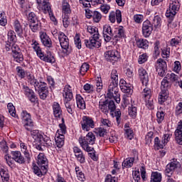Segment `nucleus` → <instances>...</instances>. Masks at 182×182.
Here are the masks:
<instances>
[{
	"label": "nucleus",
	"instance_id": "nucleus-6",
	"mask_svg": "<svg viewBox=\"0 0 182 182\" xmlns=\"http://www.w3.org/2000/svg\"><path fill=\"white\" fill-rule=\"evenodd\" d=\"M109 99L113 98L117 103H120V94L119 93V82H111L108 87L107 94Z\"/></svg>",
	"mask_w": 182,
	"mask_h": 182
},
{
	"label": "nucleus",
	"instance_id": "nucleus-40",
	"mask_svg": "<svg viewBox=\"0 0 182 182\" xmlns=\"http://www.w3.org/2000/svg\"><path fill=\"white\" fill-rule=\"evenodd\" d=\"M75 172L80 181H85V180H86V178H85V173L80 171L79 166L75 167Z\"/></svg>",
	"mask_w": 182,
	"mask_h": 182
},
{
	"label": "nucleus",
	"instance_id": "nucleus-11",
	"mask_svg": "<svg viewBox=\"0 0 182 182\" xmlns=\"http://www.w3.org/2000/svg\"><path fill=\"white\" fill-rule=\"evenodd\" d=\"M82 130L89 132L90 129H95V121L90 117L83 116L80 122Z\"/></svg>",
	"mask_w": 182,
	"mask_h": 182
},
{
	"label": "nucleus",
	"instance_id": "nucleus-2",
	"mask_svg": "<svg viewBox=\"0 0 182 182\" xmlns=\"http://www.w3.org/2000/svg\"><path fill=\"white\" fill-rule=\"evenodd\" d=\"M88 33L92 35V39L85 40V46L89 49H99L102 46V40H100V34L99 33V28L93 26H88L87 27Z\"/></svg>",
	"mask_w": 182,
	"mask_h": 182
},
{
	"label": "nucleus",
	"instance_id": "nucleus-31",
	"mask_svg": "<svg viewBox=\"0 0 182 182\" xmlns=\"http://www.w3.org/2000/svg\"><path fill=\"white\" fill-rule=\"evenodd\" d=\"M136 46L141 49H148L149 48V41L146 39L138 38L136 39Z\"/></svg>",
	"mask_w": 182,
	"mask_h": 182
},
{
	"label": "nucleus",
	"instance_id": "nucleus-32",
	"mask_svg": "<svg viewBox=\"0 0 182 182\" xmlns=\"http://www.w3.org/2000/svg\"><path fill=\"white\" fill-rule=\"evenodd\" d=\"M14 28L15 32H16V33L21 36L23 32V29L22 28V26H21L19 21L16 20L14 21Z\"/></svg>",
	"mask_w": 182,
	"mask_h": 182
},
{
	"label": "nucleus",
	"instance_id": "nucleus-61",
	"mask_svg": "<svg viewBox=\"0 0 182 182\" xmlns=\"http://www.w3.org/2000/svg\"><path fill=\"white\" fill-rule=\"evenodd\" d=\"M146 105L148 108H149L151 110H153L154 109V105L153 104V100H151V97L150 99L145 100Z\"/></svg>",
	"mask_w": 182,
	"mask_h": 182
},
{
	"label": "nucleus",
	"instance_id": "nucleus-42",
	"mask_svg": "<svg viewBox=\"0 0 182 182\" xmlns=\"http://www.w3.org/2000/svg\"><path fill=\"white\" fill-rule=\"evenodd\" d=\"M129 114L132 119H136L137 116V107L132 105L129 108Z\"/></svg>",
	"mask_w": 182,
	"mask_h": 182
},
{
	"label": "nucleus",
	"instance_id": "nucleus-17",
	"mask_svg": "<svg viewBox=\"0 0 182 182\" xmlns=\"http://www.w3.org/2000/svg\"><path fill=\"white\" fill-rule=\"evenodd\" d=\"M86 18L88 19H90L92 18V21L95 23H99L100 21H102V14L97 11H90L89 10L88 11H86Z\"/></svg>",
	"mask_w": 182,
	"mask_h": 182
},
{
	"label": "nucleus",
	"instance_id": "nucleus-58",
	"mask_svg": "<svg viewBox=\"0 0 182 182\" xmlns=\"http://www.w3.org/2000/svg\"><path fill=\"white\" fill-rule=\"evenodd\" d=\"M23 90L24 92V94L27 97H28L30 95H31L34 92L33 90H31L28 86L23 85Z\"/></svg>",
	"mask_w": 182,
	"mask_h": 182
},
{
	"label": "nucleus",
	"instance_id": "nucleus-47",
	"mask_svg": "<svg viewBox=\"0 0 182 182\" xmlns=\"http://www.w3.org/2000/svg\"><path fill=\"white\" fill-rule=\"evenodd\" d=\"M154 55L157 57L160 55V41H156L154 44Z\"/></svg>",
	"mask_w": 182,
	"mask_h": 182
},
{
	"label": "nucleus",
	"instance_id": "nucleus-16",
	"mask_svg": "<svg viewBox=\"0 0 182 182\" xmlns=\"http://www.w3.org/2000/svg\"><path fill=\"white\" fill-rule=\"evenodd\" d=\"M105 58L107 62L114 63L119 60V53L116 50H108L105 53Z\"/></svg>",
	"mask_w": 182,
	"mask_h": 182
},
{
	"label": "nucleus",
	"instance_id": "nucleus-39",
	"mask_svg": "<svg viewBox=\"0 0 182 182\" xmlns=\"http://www.w3.org/2000/svg\"><path fill=\"white\" fill-rule=\"evenodd\" d=\"M29 27L31 29L32 32H37L41 28V22H33L29 23Z\"/></svg>",
	"mask_w": 182,
	"mask_h": 182
},
{
	"label": "nucleus",
	"instance_id": "nucleus-55",
	"mask_svg": "<svg viewBox=\"0 0 182 182\" xmlns=\"http://www.w3.org/2000/svg\"><path fill=\"white\" fill-rule=\"evenodd\" d=\"M96 86L97 92H100L103 89V82L102 81V77H97L96 79Z\"/></svg>",
	"mask_w": 182,
	"mask_h": 182
},
{
	"label": "nucleus",
	"instance_id": "nucleus-33",
	"mask_svg": "<svg viewBox=\"0 0 182 182\" xmlns=\"http://www.w3.org/2000/svg\"><path fill=\"white\" fill-rule=\"evenodd\" d=\"M63 12L65 16H69L72 14V10H70V5L69 3L64 1L63 3Z\"/></svg>",
	"mask_w": 182,
	"mask_h": 182
},
{
	"label": "nucleus",
	"instance_id": "nucleus-10",
	"mask_svg": "<svg viewBox=\"0 0 182 182\" xmlns=\"http://www.w3.org/2000/svg\"><path fill=\"white\" fill-rule=\"evenodd\" d=\"M21 119L26 130L31 132L32 127H33V121H32V118H31V114L28 113L26 111H23L21 113Z\"/></svg>",
	"mask_w": 182,
	"mask_h": 182
},
{
	"label": "nucleus",
	"instance_id": "nucleus-37",
	"mask_svg": "<svg viewBox=\"0 0 182 182\" xmlns=\"http://www.w3.org/2000/svg\"><path fill=\"white\" fill-rule=\"evenodd\" d=\"M133 163H134V158H127L122 162V167L129 168L133 166Z\"/></svg>",
	"mask_w": 182,
	"mask_h": 182
},
{
	"label": "nucleus",
	"instance_id": "nucleus-24",
	"mask_svg": "<svg viewBox=\"0 0 182 182\" xmlns=\"http://www.w3.org/2000/svg\"><path fill=\"white\" fill-rule=\"evenodd\" d=\"M41 41L46 48H52V40L49 38V36L45 32L40 33Z\"/></svg>",
	"mask_w": 182,
	"mask_h": 182
},
{
	"label": "nucleus",
	"instance_id": "nucleus-26",
	"mask_svg": "<svg viewBox=\"0 0 182 182\" xmlns=\"http://www.w3.org/2000/svg\"><path fill=\"white\" fill-rule=\"evenodd\" d=\"M12 159L18 163V164H25V158L21 154V151H16L11 152Z\"/></svg>",
	"mask_w": 182,
	"mask_h": 182
},
{
	"label": "nucleus",
	"instance_id": "nucleus-14",
	"mask_svg": "<svg viewBox=\"0 0 182 182\" xmlns=\"http://www.w3.org/2000/svg\"><path fill=\"white\" fill-rule=\"evenodd\" d=\"M151 32H153V24L150 21L146 20L142 24V35L144 38H149L151 35Z\"/></svg>",
	"mask_w": 182,
	"mask_h": 182
},
{
	"label": "nucleus",
	"instance_id": "nucleus-57",
	"mask_svg": "<svg viewBox=\"0 0 182 182\" xmlns=\"http://www.w3.org/2000/svg\"><path fill=\"white\" fill-rule=\"evenodd\" d=\"M125 130V135L127 136L129 140H132L134 137V134L133 133V129H127Z\"/></svg>",
	"mask_w": 182,
	"mask_h": 182
},
{
	"label": "nucleus",
	"instance_id": "nucleus-28",
	"mask_svg": "<svg viewBox=\"0 0 182 182\" xmlns=\"http://www.w3.org/2000/svg\"><path fill=\"white\" fill-rule=\"evenodd\" d=\"M76 102L78 109H80L81 110H85V109H86V102L80 95H76Z\"/></svg>",
	"mask_w": 182,
	"mask_h": 182
},
{
	"label": "nucleus",
	"instance_id": "nucleus-56",
	"mask_svg": "<svg viewBox=\"0 0 182 182\" xmlns=\"http://www.w3.org/2000/svg\"><path fill=\"white\" fill-rule=\"evenodd\" d=\"M148 59H149V56L147 55V53H144L139 56L138 62L139 65H143V63H145V62H147Z\"/></svg>",
	"mask_w": 182,
	"mask_h": 182
},
{
	"label": "nucleus",
	"instance_id": "nucleus-22",
	"mask_svg": "<svg viewBox=\"0 0 182 182\" xmlns=\"http://www.w3.org/2000/svg\"><path fill=\"white\" fill-rule=\"evenodd\" d=\"M109 19L112 23H114V22H117V23H120L122 22V11L120 10H117L116 12L112 11L109 14Z\"/></svg>",
	"mask_w": 182,
	"mask_h": 182
},
{
	"label": "nucleus",
	"instance_id": "nucleus-60",
	"mask_svg": "<svg viewBox=\"0 0 182 182\" xmlns=\"http://www.w3.org/2000/svg\"><path fill=\"white\" fill-rule=\"evenodd\" d=\"M156 117L158 123H161L164 120V112H158L156 113Z\"/></svg>",
	"mask_w": 182,
	"mask_h": 182
},
{
	"label": "nucleus",
	"instance_id": "nucleus-64",
	"mask_svg": "<svg viewBox=\"0 0 182 182\" xmlns=\"http://www.w3.org/2000/svg\"><path fill=\"white\" fill-rule=\"evenodd\" d=\"M182 113V102H179L176 107V114H181Z\"/></svg>",
	"mask_w": 182,
	"mask_h": 182
},
{
	"label": "nucleus",
	"instance_id": "nucleus-54",
	"mask_svg": "<svg viewBox=\"0 0 182 182\" xmlns=\"http://www.w3.org/2000/svg\"><path fill=\"white\" fill-rule=\"evenodd\" d=\"M74 41L76 48H77V49H82V41L80 40V36L76 34L74 38Z\"/></svg>",
	"mask_w": 182,
	"mask_h": 182
},
{
	"label": "nucleus",
	"instance_id": "nucleus-21",
	"mask_svg": "<svg viewBox=\"0 0 182 182\" xmlns=\"http://www.w3.org/2000/svg\"><path fill=\"white\" fill-rule=\"evenodd\" d=\"M113 31L112 27L109 25H105L103 27V36L105 42H110L113 38Z\"/></svg>",
	"mask_w": 182,
	"mask_h": 182
},
{
	"label": "nucleus",
	"instance_id": "nucleus-63",
	"mask_svg": "<svg viewBox=\"0 0 182 182\" xmlns=\"http://www.w3.org/2000/svg\"><path fill=\"white\" fill-rule=\"evenodd\" d=\"M105 182H117V178L107 175Z\"/></svg>",
	"mask_w": 182,
	"mask_h": 182
},
{
	"label": "nucleus",
	"instance_id": "nucleus-8",
	"mask_svg": "<svg viewBox=\"0 0 182 182\" xmlns=\"http://www.w3.org/2000/svg\"><path fill=\"white\" fill-rule=\"evenodd\" d=\"M28 80L30 85L35 87L36 92H49L48 90V85L46 82H40L38 80L35 79V77L31 76L28 77Z\"/></svg>",
	"mask_w": 182,
	"mask_h": 182
},
{
	"label": "nucleus",
	"instance_id": "nucleus-45",
	"mask_svg": "<svg viewBox=\"0 0 182 182\" xmlns=\"http://www.w3.org/2000/svg\"><path fill=\"white\" fill-rule=\"evenodd\" d=\"M175 140L178 144L182 145V132L181 130L175 131Z\"/></svg>",
	"mask_w": 182,
	"mask_h": 182
},
{
	"label": "nucleus",
	"instance_id": "nucleus-50",
	"mask_svg": "<svg viewBox=\"0 0 182 182\" xmlns=\"http://www.w3.org/2000/svg\"><path fill=\"white\" fill-rule=\"evenodd\" d=\"M28 21H29V23L39 21V20H38V16H36V14H35V13L33 12H31L28 14Z\"/></svg>",
	"mask_w": 182,
	"mask_h": 182
},
{
	"label": "nucleus",
	"instance_id": "nucleus-59",
	"mask_svg": "<svg viewBox=\"0 0 182 182\" xmlns=\"http://www.w3.org/2000/svg\"><path fill=\"white\" fill-rule=\"evenodd\" d=\"M143 15L141 14H135L134 16V21L136 23H141L143 22Z\"/></svg>",
	"mask_w": 182,
	"mask_h": 182
},
{
	"label": "nucleus",
	"instance_id": "nucleus-35",
	"mask_svg": "<svg viewBox=\"0 0 182 182\" xmlns=\"http://www.w3.org/2000/svg\"><path fill=\"white\" fill-rule=\"evenodd\" d=\"M151 182H161V173L159 172H152Z\"/></svg>",
	"mask_w": 182,
	"mask_h": 182
},
{
	"label": "nucleus",
	"instance_id": "nucleus-19",
	"mask_svg": "<svg viewBox=\"0 0 182 182\" xmlns=\"http://www.w3.org/2000/svg\"><path fill=\"white\" fill-rule=\"evenodd\" d=\"M125 33H124V28L123 26H119L113 34L112 39L113 41L117 43V42H120L124 38Z\"/></svg>",
	"mask_w": 182,
	"mask_h": 182
},
{
	"label": "nucleus",
	"instance_id": "nucleus-27",
	"mask_svg": "<svg viewBox=\"0 0 182 182\" xmlns=\"http://www.w3.org/2000/svg\"><path fill=\"white\" fill-rule=\"evenodd\" d=\"M53 110L55 117H58L60 119V116H62V108H60L59 103L56 102H53Z\"/></svg>",
	"mask_w": 182,
	"mask_h": 182
},
{
	"label": "nucleus",
	"instance_id": "nucleus-1",
	"mask_svg": "<svg viewBox=\"0 0 182 182\" xmlns=\"http://www.w3.org/2000/svg\"><path fill=\"white\" fill-rule=\"evenodd\" d=\"M178 80V75L174 73H168L163 79L161 82V91L159 93V103L163 105L167 99H168V89L171 87L173 82H177Z\"/></svg>",
	"mask_w": 182,
	"mask_h": 182
},
{
	"label": "nucleus",
	"instance_id": "nucleus-34",
	"mask_svg": "<svg viewBox=\"0 0 182 182\" xmlns=\"http://www.w3.org/2000/svg\"><path fill=\"white\" fill-rule=\"evenodd\" d=\"M63 123L59 124L60 129L58 130L57 134L62 135L66 134L67 130H66V125L65 124V119L62 118Z\"/></svg>",
	"mask_w": 182,
	"mask_h": 182
},
{
	"label": "nucleus",
	"instance_id": "nucleus-41",
	"mask_svg": "<svg viewBox=\"0 0 182 182\" xmlns=\"http://www.w3.org/2000/svg\"><path fill=\"white\" fill-rule=\"evenodd\" d=\"M110 79H111V82L119 83V73H117V70H112Z\"/></svg>",
	"mask_w": 182,
	"mask_h": 182
},
{
	"label": "nucleus",
	"instance_id": "nucleus-13",
	"mask_svg": "<svg viewBox=\"0 0 182 182\" xmlns=\"http://www.w3.org/2000/svg\"><path fill=\"white\" fill-rule=\"evenodd\" d=\"M178 9H180V6L176 1H172L169 4V8L166 10V18H173L176 16Z\"/></svg>",
	"mask_w": 182,
	"mask_h": 182
},
{
	"label": "nucleus",
	"instance_id": "nucleus-29",
	"mask_svg": "<svg viewBox=\"0 0 182 182\" xmlns=\"http://www.w3.org/2000/svg\"><path fill=\"white\" fill-rule=\"evenodd\" d=\"M55 140V146L58 147V149H60L61 147H63V144H65V135H59L56 134Z\"/></svg>",
	"mask_w": 182,
	"mask_h": 182
},
{
	"label": "nucleus",
	"instance_id": "nucleus-18",
	"mask_svg": "<svg viewBox=\"0 0 182 182\" xmlns=\"http://www.w3.org/2000/svg\"><path fill=\"white\" fill-rule=\"evenodd\" d=\"M13 58H14L15 62L21 63L23 61V55L21 53V49L18 46H14L12 48Z\"/></svg>",
	"mask_w": 182,
	"mask_h": 182
},
{
	"label": "nucleus",
	"instance_id": "nucleus-3",
	"mask_svg": "<svg viewBox=\"0 0 182 182\" xmlns=\"http://www.w3.org/2000/svg\"><path fill=\"white\" fill-rule=\"evenodd\" d=\"M48 158L43 153H40L37 157V165L33 163V171L38 177H42L48 173V168L49 167Z\"/></svg>",
	"mask_w": 182,
	"mask_h": 182
},
{
	"label": "nucleus",
	"instance_id": "nucleus-48",
	"mask_svg": "<svg viewBox=\"0 0 182 182\" xmlns=\"http://www.w3.org/2000/svg\"><path fill=\"white\" fill-rule=\"evenodd\" d=\"M9 113L12 116V117H15L16 116V111L15 109V107L14 106V104L9 103L7 105Z\"/></svg>",
	"mask_w": 182,
	"mask_h": 182
},
{
	"label": "nucleus",
	"instance_id": "nucleus-49",
	"mask_svg": "<svg viewBox=\"0 0 182 182\" xmlns=\"http://www.w3.org/2000/svg\"><path fill=\"white\" fill-rule=\"evenodd\" d=\"M151 25L154 26V28H159V26L161 25V18L159 16H154Z\"/></svg>",
	"mask_w": 182,
	"mask_h": 182
},
{
	"label": "nucleus",
	"instance_id": "nucleus-5",
	"mask_svg": "<svg viewBox=\"0 0 182 182\" xmlns=\"http://www.w3.org/2000/svg\"><path fill=\"white\" fill-rule=\"evenodd\" d=\"M95 141L96 135H95V134H93L92 132H88L87 134L83 138H79V143L81 147L83 149V150L87 152L93 151V150H95V149L90 146H93Z\"/></svg>",
	"mask_w": 182,
	"mask_h": 182
},
{
	"label": "nucleus",
	"instance_id": "nucleus-4",
	"mask_svg": "<svg viewBox=\"0 0 182 182\" xmlns=\"http://www.w3.org/2000/svg\"><path fill=\"white\" fill-rule=\"evenodd\" d=\"M32 42L33 49L35 50L37 56L41 59V60H43V62H47L48 63H55V62H56L55 55H53L52 52L47 50L45 54L42 51V48H41V46L36 40H33Z\"/></svg>",
	"mask_w": 182,
	"mask_h": 182
},
{
	"label": "nucleus",
	"instance_id": "nucleus-53",
	"mask_svg": "<svg viewBox=\"0 0 182 182\" xmlns=\"http://www.w3.org/2000/svg\"><path fill=\"white\" fill-rule=\"evenodd\" d=\"M121 90L124 92V93H127L128 95H132V93H133V90L132 89V86H129V85L121 86Z\"/></svg>",
	"mask_w": 182,
	"mask_h": 182
},
{
	"label": "nucleus",
	"instance_id": "nucleus-52",
	"mask_svg": "<svg viewBox=\"0 0 182 182\" xmlns=\"http://www.w3.org/2000/svg\"><path fill=\"white\" fill-rule=\"evenodd\" d=\"M83 89L87 93H93L95 92V87L89 83L85 84Z\"/></svg>",
	"mask_w": 182,
	"mask_h": 182
},
{
	"label": "nucleus",
	"instance_id": "nucleus-15",
	"mask_svg": "<svg viewBox=\"0 0 182 182\" xmlns=\"http://www.w3.org/2000/svg\"><path fill=\"white\" fill-rule=\"evenodd\" d=\"M42 9L44 10L45 14H48L50 21L56 22V18L55 17V15H53V11H52V9L50 8L49 0H43Z\"/></svg>",
	"mask_w": 182,
	"mask_h": 182
},
{
	"label": "nucleus",
	"instance_id": "nucleus-25",
	"mask_svg": "<svg viewBox=\"0 0 182 182\" xmlns=\"http://www.w3.org/2000/svg\"><path fill=\"white\" fill-rule=\"evenodd\" d=\"M177 168V164L176 162H171L166 166L165 174L167 177H171L174 173V170Z\"/></svg>",
	"mask_w": 182,
	"mask_h": 182
},
{
	"label": "nucleus",
	"instance_id": "nucleus-12",
	"mask_svg": "<svg viewBox=\"0 0 182 182\" xmlns=\"http://www.w3.org/2000/svg\"><path fill=\"white\" fill-rule=\"evenodd\" d=\"M167 70V63L162 58H159L156 61V72L158 75L163 77L166 75Z\"/></svg>",
	"mask_w": 182,
	"mask_h": 182
},
{
	"label": "nucleus",
	"instance_id": "nucleus-51",
	"mask_svg": "<svg viewBox=\"0 0 182 182\" xmlns=\"http://www.w3.org/2000/svg\"><path fill=\"white\" fill-rule=\"evenodd\" d=\"M106 100L107 102L108 110H110V112H114L116 110V105L114 104V101L111 100Z\"/></svg>",
	"mask_w": 182,
	"mask_h": 182
},
{
	"label": "nucleus",
	"instance_id": "nucleus-43",
	"mask_svg": "<svg viewBox=\"0 0 182 182\" xmlns=\"http://www.w3.org/2000/svg\"><path fill=\"white\" fill-rule=\"evenodd\" d=\"M154 146L155 147H156L157 150H159V149H164V146H166V144H164V142H163V141H161L159 137L156 136L154 139Z\"/></svg>",
	"mask_w": 182,
	"mask_h": 182
},
{
	"label": "nucleus",
	"instance_id": "nucleus-44",
	"mask_svg": "<svg viewBox=\"0 0 182 182\" xmlns=\"http://www.w3.org/2000/svg\"><path fill=\"white\" fill-rule=\"evenodd\" d=\"M8 42H11L15 43L16 42V34H15V31H10L8 33Z\"/></svg>",
	"mask_w": 182,
	"mask_h": 182
},
{
	"label": "nucleus",
	"instance_id": "nucleus-46",
	"mask_svg": "<svg viewBox=\"0 0 182 182\" xmlns=\"http://www.w3.org/2000/svg\"><path fill=\"white\" fill-rule=\"evenodd\" d=\"M90 68V65L89 64L85 63H83L80 69V75H82V76H85V75H86V73L87 72V70H89Z\"/></svg>",
	"mask_w": 182,
	"mask_h": 182
},
{
	"label": "nucleus",
	"instance_id": "nucleus-62",
	"mask_svg": "<svg viewBox=\"0 0 182 182\" xmlns=\"http://www.w3.org/2000/svg\"><path fill=\"white\" fill-rule=\"evenodd\" d=\"M161 55H162V58H164V59L167 58H170V48L162 50Z\"/></svg>",
	"mask_w": 182,
	"mask_h": 182
},
{
	"label": "nucleus",
	"instance_id": "nucleus-20",
	"mask_svg": "<svg viewBox=\"0 0 182 182\" xmlns=\"http://www.w3.org/2000/svg\"><path fill=\"white\" fill-rule=\"evenodd\" d=\"M73 152L77 161H79L80 164H84V163H86V158L85 157V154H83V151H82V149H80L77 146H74Z\"/></svg>",
	"mask_w": 182,
	"mask_h": 182
},
{
	"label": "nucleus",
	"instance_id": "nucleus-30",
	"mask_svg": "<svg viewBox=\"0 0 182 182\" xmlns=\"http://www.w3.org/2000/svg\"><path fill=\"white\" fill-rule=\"evenodd\" d=\"M0 176L3 182H9V171L4 168H0Z\"/></svg>",
	"mask_w": 182,
	"mask_h": 182
},
{
	"label": "nucleus",
	"instance_id": "nucleus-36",
	"mask_svg": "<svg viewBox=\"0 0 182 182\" xmlns=\"http://www.w3.org/2000/svg\"><path fill=\"white\" fill-rule=\"evenodd\" d=\"M99 109L102 112V113H109V108L107 107V101L105 100L104 102H100Z\"/></svg>",
	"mask_w": 182,
	"mask_h": 182
},
{
	"label": "nucleus",
	"instance_id": "nucleus-23",
	"mask_svg": "<svg viewBox=\"0 0 182 182\" xmlns=\"http://www.w3.org/2000/svg\"><path fill=\"white\" fill-rule=\"evenodd\" d=\"M138 73L143 86H147L149 84V74H147V71L141 68L139 69Z\"/></svg>",
	"mask_w": 182,
	"mask_h": 182
},
{
	"label": "nucleus",
	"instance_id": "nucleus-38",
	"mask_svg": "<svg viewBox=\"0 0 182 182\" xmlns=\"http://www.w3.org/2000/svg\"><path fill=\"white\" fill-rule=\"evenodd\" d=\"M141 96L145 100L150 99V97H151V90H150L149 87L144 88L141 92Z\"/></svg>",
	"mask_w": 182,
	"mask_h": 182
},
{
	"label": "nucleus",
	"instance_id": "nucleus-7",
	"mask_svg": "<svg viewBox=\"0 0 182 182\" xmlns=\"http://www.w3.org/2000/svg\"><path fill=\"white\" fill-rule=\"evenodd\" d=\"M63 97H65V107L67 111L70 114H73V109H72V105H70V100L73 99V92H72V90L70 89V85H65L63 92Z\"/></svg>",
	"mask_w": 182,
	"mask_h": 182
},
{
	"label": "nucleus",
	"instance_id": "nucleus-9",
	"mask_svg": "<svg viewBox=\"0 0 182 182\" xmlns=\"http://www.w3.org/2000/svg\"><path fill=\"white\" fill-rule=\"evenodd\" d=\"M58 39L62 49L64 50V53L69 55L70 53V49L69 48V38H68V36L65 33L60 32Z\"/></svg>",
	"mask_w": 182,
	"mask_h": 182
}]
</instances>
